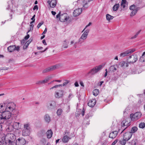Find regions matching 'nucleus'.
<instances>
[{
    "instance_id": "44",
    "label": "nucleus",
    "mask_w": 145,
    "mask_h": 145,
    "mask_svg": "<svg viewBox=\"0 0 145 145\" xmlns=\"http://www.w3.org/2000/svg\"><path fill=\"white\" fill-rule=\"evenodd\" d=\"M69 81L67 80H66L65 81V82H63V86H66L68 83L69 82Z\"/></svg>"
},
{
    "instance_id": "32",
    "label": "nucleus",
    "mask_w": 145,
    "mask_h": 145,
    "mask_svg": "<svg viewBox=\"0 0 145 145\" xmlns=\"http://www.w3.org/2000/svg\"><path fill=\"white\" fill-rule=\"evenodd\" d=\"M106 18L107 20H110L111 19H113L114 18V17L108 14H107L106 15Z\"/></svg>"
},
{
    "instance_id": "51",
    "label": "nucleus",
    "mask_w": 145,
    "mask_h": 145,
    "mask_svg": "<svg viewBox=\"0 0 145 145\" xmlns=\"http://www.w3.org/2000/svg\"><path fill=\"white\" fill-rule=\"evenodd\" d=\"M36 84H42V80H40V81H37L36 82Z\"/></svg>"
},
{
    "instance_id": "49",
    "label": "nucleus",
    "mask_w": 145,
    "mask_h": 145,
    "mask_svg": "<svg viewBox=\"0 0 145 145\" xmlns=\"http://www.w3.org/2000/svg\"><path fill=\"white\" fill-rule=\"evenodd\" d=\"M60 17H61L60 12H59V13L56 16V18H59V20H60Z\"/></svg>"
},
{
    "instance_id": "60",
    "label": "nucleus",
    "mask_w": 145,
    "mask_h": 145,
    "mask_svg": "<svg viewBox=\"0 0 145 145\" xmlns=\"http://www.w3.org/2000/svg\"><path fill=\"white\" fill-rule=\"evenodd\" d=\"M84 112H85V110H84V108H83L82 110V113H81L82 115V116H84Z\"/></svg>"
},
{
    "instance_id": "53",
    "label": "nucleus",
    "mask_w": 145,
    "mask_h": 145,
    "mask_svg": "<svg viewBox=\"0 0 145 145\" xmlns=\"http://www.w3.org/2000/svg\"><path fill=\"white\" fill-rule=\"evenodd\" d=\"M38 9V6L37 5H35L33 8V10H35V9H37V10Z\"/></svg>"
},
{
    "instance_id": "14",
    "label": "nucleus",
    "mask_w": 145,
    "mask_h": 145,
    "mask_svg": "<svg viewBox=\"0 0 145 145\" xmlns=\"http://www.w3.org/2000/svg\"><path fill=\"white\" fill-rule=\"evenodd\" d=\"M25 139L22 137H21L17 139L16 141V144L17 145H24L25 144Z\"/></svg>"
},
{
    "instance_id": "1",
    "label": "nucleus",
    "mask_w": 145,
    "mask_h": 145,
    "mask_svg": "<svg viewBox=\"0 0 145 145\" xmlns=\"http://www.w3.org/2000/svg\"><path fill=\"white\" fill-rule=\"evenodd\" d=\"M3 137L1 138L2 140L4 142L5 141V143L9 145H15L16 137L15 135L13 133H8L6 136L5 135L3 134Z\"/></svg>"
},
{
    "instance_id": "41",
    "label": "nucleus",
    "mask_w": 145,
    "mask_h": 145,
    "mask_svg": "<svg viewBox=\"0 0 145 145\" xmlns=\"http://www.w3.org/2000/svg\"><path fill=\"white\" fill-rule=\"evenodd\" d=\"M140 31L141 30H139V31H138L134 36L131 37V39H133L136 38L137 37V36L140 33Z\"/></svg>"
},
{
    "instance_id": "6",
    "label": "nucleus",
    "mask_w": 145,
    "mask_h": 145,
    "mask_svg": "<svg viewBox=\"0 0 145 145\" xmlns=\"http://www.w3.org/2000/svg\"><path fill=\"white\" fill-rule=\"evenodd\" d=\"M105 65V64H102L97 66L92 69L89 72L88 74H90L91 75H93L100 71Z\"/></svg>"
},
{
    "instance_id": "19",
    "label": "nucleus",
    "mask_w": 145,
    "mask_h": 145,
    "mask_svg": "<svg viewBox=\"0 0 145 145\" xmlns=\"http://www.w3.org/2000/svg\"><path fill=\"white\" fill-rule=\"evenodd\" d=\"M96 103V101L95 99H93L92 100H90L89 102L88 103V105L90 107H93Z\"/></svg>"
},
{
    "instance_id": "34",
    "label": "nucleus",
    "mask_w": 145,
    "mask_h": 145,
    "mask_svg": "<svg viewBox=\"0 0 145 145\" xmlns=\"http://www.w3.org/2000/svg\"><path fill=\"white\" fill-rule=\"evenodd\" d=\"M63 110L61 108H59L57 111V113L58 116L60 115L63 112Z\"/></svg>"
},
{
    "instance_id": "3",
    "label": "nucleus",
    "mask_w": 145,
    "mask_h": 145,
    "mask_svg": "<svg viewBox=\"0 0 145 145\" xmlns=\"http://www.w3.org/2000/svg\"><path fill=\"white\" fill-rule=\"evenodd\" d=\"M4 105L5 107V110H8L11 112L15 109V105L13 102H9L7 101L4 103Z\"/></svg>"
},
{
    "instance_id": "26",
    "label": "nucleus",
    "mask_w": 145,
    "mask_h": 145,
    "mask_svg": "<svg viewBox=\"0 0 145 145\" xmlns=\"http://www.w3.org/2000/svg\"><path fill=\"white\" fill-rule=\"evenodd\" d=\"M60 66V65L58 64L52 66L50 67L51 71L54 70L59 68Z\"/></svg>"
},
{
    "instance_id": "46",
    "label": "nucleus",
    "mask_w": 145,
    "mask_h": 145,
    "mask_svg": "<svg viewBox=\"0 0 145 145\" xmlns=\"http://www.w3.org/2000/svg\"><path fill=\"white\" fill-rule=\"evenodd\" d=\"M43 24V22H41L40 23H39L38 25H37V28H39L41 26V25H42Z\"/></svg>"
},
{
    "instance_id": "37",
    "label": "nucleus",
    "mask_w": 145,
    "mask_h": 145,
    "mask_svg": "<svg viewBox=\"0 0 145 145\" xmlns=\"http://www.w3.org/2000/svg\"><path fill=\"white\" fill-rule=\"evenodd\" d=\"M138 128L137 127H134L132 128L131 130V132L132 133H134L136 132Z\"/></svg>"
},
{
    "instance_id": "30",
    "label": "nucleus",
    "mask_w": 145,
    "mask_h": 145,
    "mask_svg": "<svg viewBox=\"0 0 145 145\" xmlns=\"http://www.w3.org/2000/svg\"><path fill=\"white\" fill-rule=\"evenodd\" d=\"M120 7V5L119 4H115L114 6L113 7V10L114 11H116L118 10Z\"/></svg>"
},
{
    "instance_id": "47",
    "label": "nucleus",
    "mask_w": 145,
    "mask_h": 145,
    "mask_svg": "<svg viewBox=\"0 0 145 145\" xmlns=\"http://www.w3.org/2000/svg\"><path fill=\"white\" fill-rule=\"evenodd\" d=\"M91 24H91V22H89V24H88V25H86V27H85V28L83 29V31H82V32H83L84 31V30H85V29H86L87 27H88V26H89L90 25H91Z\"/></svg>"
},
{
    "instance_id": "22",
    "label": "nucleus",
    "mask_w": 145,
    "mask_h": 145,
    "mask_svg": "<svg viewBox=\"0 0 145 145\" xmlns=\"http://www.w3.org/2000/svg\"><path fill=\"white\" fill-rule=\"evenodd\" d=\"M119 65L123 68H125L128 67V63L124 61H122L120 63Z\"/></svg>"
},
{
    "instance_id": "33",
    "label": "nucleus",
    "mask_w": 145,
    "mask_h": 145,
    "mask_svg": "<svg viewBox=\"0 0 145 145\" xmlns=\"http://www.w3.org/2000/svg\"><path fill=\"white\" fill-rule=\"evenodd\" d=\"M5 121L2 114H0V124L3 123Z\"/></svg>"
},
{
    "instance_id": "9",
    "label": "nucleus",
    "mask_w": 145,
    "mask_h": 145,
    "mask_svg": "<svg viewBox=\"0 0 145 145\" xmlns=\"http://www.w3.org/2000/svg\"><path fill=\"white\" fill-rule=\"evenodd\" d=\"M1 114L5 121L10 119L11 116V113L8 110L2 112Z\"/></svg>"
},
{
    "instance_id": "27",
    "label": "nucleus",
    "mask_w": 145,
    "mask_h": 145,
    "mask_svg": "<svg viewBox=\"0 0 145 145\" xmlns=\"http://www.w3.org/2000/svg\"><path fill=\"white\" fill-rule=\"evenodd\" d=\"M138 10V8H137L132 10L130 14V16L132 17L135 15L137 13Z\"/></svg>"
},
{
    "instance_id": "36",
    "label": "nucleus",
    "mask_w": 145,
    "mask_h": 145,
    "mask_svg": "<svg viewBox=\"0 0 145 145\" xmlns=\"http://www.w3.org/2000/svg\"><path fill=\"white\" fill-rule=\"evenodd\" d=\"M51 77H48L46 78H45L44 80H42V84H44L47 83V81L49 80L50 78Z\"/></svg>"
},
{
    "instance_id": "29",
    "label": "nucleus",
    "mask_w": 145,
    "mask_h": 145,
    "mask_svg": "<svg viewBox=\"0 0 145 145\" xmlns=\"http://www.w3.org/2000/svg\"><path fill=\"white\" fill-rule=\"evenodd\" d=\"M44 118L45 121L48 123H49L51 120L48 114L45 115Z\"/></svg>"
},
{
    "instance_id": "13",
    "label": "nucleus",
    "mask_w": 145,
    "mask_h": 145,
    "mask_svg": "<svg viewBox=\"0 0 145 145\" xmlns=\"http://www.w3.org/2000/svg\"><path fill=\"white\" fill-rule=\"evenodd\" d=\"M135 51V50L134 49H129L124 52L120 54V56L122 57H124L127 56V55L133 53Z\"/></svg>"
},
{
    "instance_id": "56",
    "label": "nucleus",
    "mask_w": 145,
    "mask_h": 145,
    "mask_svg": "<svg viewBox=\"0 0 145 145\" xmlns=\"http://www.w3.org/2000/svg\"><path fill=\"white\" fill-rule=\"evenodd\" d=\"M125 4H126L121 3V6L123 8H124L125 7Z\"/></svg>"
},
{
    "instance_id": "18",
    "label": "nucleus",
    "mask_w": 145,
    "mask_h": 145,
    "mask_svg": "<svg viewBox=\"0 0 145 145\" xmlns=\"http://www.w3.org/2000/svg\"><path fill=\"white\" fill-rule=\"evenodd\" d=\"M64 91L60 90L56 91L55 93V97L56 98H59L62 97L63 95Z\"/></svg>"
},
{
    "instance_id": "52",
    "label": "nucleus",
    "mask_w": 145,
    "mask_h": 145,
    "mask_svg": "<svg viewBox=\"0 0 145 145\" xmlns=\"http://www.w3.org/2000/svg\"><path fill=\"white\" fill-rule=\"evenodd\" d=\"M58 87H59V85H56L54 86L52 88H50V89H53L54 88H58Z\"/></svg>"
},
{
    "instance_id": "59",
    "label": "nucleus",
    "mask_w": 145,
    "mask_h": 145,
    "mask_svg": "<svg viewBox=\"0 0 145 145\" xmlns=\"http://www.w3.org/2000/svg\"><path fill=\"white\" fill-rule=\"evenodd\" d=\"M20 50V47L18 46H17V47L16 46V48H15V50H16L17 51H18L19 50Z\"/></svg>"
},
{
    "instance_id": "57",
    "label": "nucleus",
    "mask_w": 145,
    "mask_h": 145,
    "mask_svg": "<svg viewBox=\"0 0 145 145\" xmlns=\"http://www.w3.org/2000/svg\"><path fill=\"white\" fill-rule=\"evenodd\" d=\"M48 49V48H46L43 51H40L39 52L40 53H42L45 52L47 49Z\"/></svg>"
},
{
    "instance_id": "50",
    "label": "nucleus",
    "mask_w": 145,
    "mask_h": 145,
    "mask_svg": "<svg viewBox=\"0 0 145 145\" xmlns=\"http://www.w3.org/2000/svg\"><path fill=\"white\" fill-rule=\"evenodd\" d=\"M118 141V140H115L114 141L112 144V145H115V144Z\"/></svg>"
},
{
    "instance_id": "43",
    "label": "nucleus",
    "mask_w": 145,
    "mask_h": 145,
    "mask_svg": "<svg viewBox=\"0 0 145 145\" xmlns=\"http://www.w3.org/2000/svg\"><path fill=\"white\" fill-rule=\"evenodd\" d=\"M136 6L135 5H131L130 7V9L131 10H135V9H136L135 8Z\"/></svg>"
},
{
    "instance_id": "45",
    "label": "nucleus",
    "mask_w": 145,
    "mask_h": 145,
    "mask_svg": "<svg viewBox=\"0 0 145 145\" xmlns=\"http://www.w3.org/2000/svg\"><path fill=\"white\" fill-rule=\"evenodd\" d=\"M68 42H66L63 43V46L65 48H67L68 47Z\"/></svg>"
},
{
    "instance_id": "12",
    "label": "nucleus",
    "mask_w": 145,
    "mask_h": 145,
    "mask_svg": "<svg viewBox=\"0 0 145 145\" xmlns=\"http://www.w3.org/2000/svg\"><path fill=\"white\" fill-rule=\"evenodd\" d=\"M130 63H134L138 59L137 56L134 54L131 56H130L128 58Z\"/></svg>"
},
{
    "instance_id": "62",
    "label": "nucleus",
    "mask_w": 145,
    "mask_h": 145,
    "mask_svg": "<svg viewBox=\"0 0 145 145\" xmlns=\"http://www.w3.org/2000/svg\"><path fill=\"white\" fill-rule=\"evenodd\" d=\"M29 35L28 34H27V36H26L24 38H25V39L27 40L29 38Z\"/></svg>"
},
{
    "instance_id": "58",
    "label": "nucleus",
    "mask_w": 145,
    "mask_h": 145,
    "mask_svg": "<svg viewBox=\"0 0 145 145\" xmlns=\"http://www.w3.org/2000/svg\"><path fill=\"white\" fill-rule=\"evenodd\" d=\"M42 43L45 45H47V44L46 42V40H45L44 39L42 40Z\"/></svg>"
},
{
    "instance_id": "38",
    "label": "nucleus",
    "mask_w": 145,
    "mask_h": 145,
    "mask_svg": "<svg viewBox=\"0 0 145 145\" xmlns=\"http://www.w3.org/2000/svg\"><path fill=\"white\" fill-rule=\"evenodd\" d=\"M51 71L50 67L42 71L43 73H45Z\"/></svg>"
},
{
    "instance_id": "7",
    "label": "nucleus",
    "mask_w": 145,
    "mask_h": 145,
    "mask_svg": "<svg viewBox=\"0 0 145 145\" xmlns=\"http://www.w3.org/2000/svg\"><path fill=\"white\" fill-rule=\"evenodd\" d=\"M87 3L86 2L85 3V4L83 5V7L81 9L78 8L74 10L73 12V14L74 16L76 17L79 15L82 11V9H84L85 8H88V6H86Z\"/></svg>"
},
{
    "instance_id": "42",
    "label": "nucleus",
    "mask_w": 145,
    "mask_h": 145,
    "mask_svg": "<svg viewBox=\"0 0 145 145\" xmlns=\"http://www.w3.org/2000/svg\"><path fill=\"white\" fill-rule=\"evenodd\" d=\"M137 140L134 139L133 140L131 141V145H136L137 142Z\"/></svg>"
},
{
    "instance_id": "16",
    "label": "nucleus",
    "mask_w": 145,
    "mask_h": 145,
    "mask_svg": "<svg viewBox=\"0 0 145 145\" xmlns=\"http://www.w3.org/2000/svg\"><path fill=\"white\" fill-rule=\"evenodd\" d=\"M69 18V16H67V14L64 13L61 15L59 20L62 22H66L67 21Z\"/></svg>"
},
{
    "instance_id": "10",
    "label": "nucleus",
    "mask_w": 145,
    "mask_h": 145,
    "mask_svg": "<svg viewBox=\"0 0 145 145\" xmlns=\"http://www.w3.org/2000/svg\"><path fill=\"white\" fill-rule=\"evenodd\" d=\"M142 114L139 112H137L135 113L132 116V114L130 115V117L132 121H136L139 119L141 117Z\"/></svg>"
},
{
    "instance_id": "21",
    "label": "nucleus",
    "mask_w": 145,
    "mask_h": 145,
    "mask_svg": "<svg viewBox=\"0 0 145 145\" xmlns=\"http://www.w3.org/2000/svg\"><path fill=\"white\" fill-rule=\"evenodd\" d=\"M48 3L50 5V7L52 8H54L56 5V0H52L51 2L48 1Z\"/></svg>"
},
{
    "instance_id": "63",
    "label": "nucleus",
    "mask_w": 145,
    "mask_h": 145,
    "mask_svg": "<svg viewBox=\"0 0 145 145\" xmlns=\"http://www.w3.org/2000/svg\"><path fill=\"white\" fill-rule=\"evenodd\" d=\"M139 73V72H138L137 71H132V73L133 74H138Z\"/></svg>"
},
{
    "instance_id": "15",
    "label": "nucleus",
    "mask_w": 145,
    "mask_h": 145,
    "mask_svg": "<svg viewBox=\"0 0 145 145\" xmlns=\"http://www.w3.org/2000/svg\"><path fill=\"white\" fill-rule=\"evenodd\" d=\"M130 122L124 120L121 123V128L122 129L121 131V133L123 132L129 126V125Z\"/></svg>"
},
{
    "instance_id": "20",
    "label": "nucleus",
    "mask_w": 145,
    "mask_h": 145,
    "mask_svg": "<svg viewBox=\"0 0 145 145\" xmlns=\"http://www.w3.org/2000/svg\"><path fill=\"white\" fill-rule=\"evenodd\" d=\"M118 134V132L117 131H115L112 132L110 133L109 137L112 138H115Z\"/></svg>"
},
{
    "instance_id": "64",
    "label": "nucleus",
    "mask_w": 145,
    "mask_h": 145,
    "mask_svg": "<svg viewBox=\"0 0 145 145\" xmlns=\"http://www.w3.org/2000/svg\"><path fill=\"white\" fill-rule=\"evenodd\" d=\"M47 29H46V28L45 29L44 32L42 33V34L43 35V34H45L47 32Z\"/></svg>"
},
{
    "instance_id": "5",
    "label": "nucleus",
    "mask_w": 145,
    "mask_h": 145,
    "mask_svg": "<svg viewBox=\"0 0 145 145\" xmlns=\"http://www.w3.org/2000/svg\"><path fill=\"white\" fill-rule=\"evenodd\" d=\"M132 134L130 132H127L123 135V140H120V142L122 145L125 144L126 141H128L131 137Z\"/></svg>"
},
{
    "instance_id": "17",
    "label": "nucleus",
    "mask_w": 145,
    "mask_h": 145,
    "mask_svg": "<svg viewBox=\"0 0 145 145\" xmlns=\"http://www.w3.org/2000/svg\"><path fill=\"white\" fill-rule=\"evenodd\" d=\"M65 135H64V136L62 139V141L64 143H66L68 142L70 139H71V138L68 137L67 135H69V133L67 132V131H65Z\"/></svg>"
},
{
    "instance_id": "39",
    "label": "nucleus",
    "mask_w": 145,
    "mask_h": 145,
    "mask_svg": "<svg viewBox=\"0 0 145 145\" xmlns=\"http://www.w3.org/2000/svg\"><path fill=\"white\" fill-rule=\"evenodd\" d=\"M139 127L140 128H143L145 127V124L144 122H142L139 124Z\"/></svg>"
},
{
    "instance_id": "8",
    "label": "nucleus",
    "mask_w": 145,
    "mask_h": 145,
    "mask_svg": "<svg viewBox=\"0 0 145 145\" xmlns=\"http://www.w3.org/2000/svg\"><path fill=\"white\" fill-rule=\"evenodd\" d=\"M89 29L86 30L81 35L78 41V43H81L83 42L87 38V36L89 32Z\"/></svg>"
},
{
    "instance_id": "2",
    "label": "nucleus",
    "mask_w": 145,
    "mask_h": 145,
    "mask_svg": "<svg viewBox=\"0 0 145 145\" xmlns=\"http://www.w3.org/2000/svg\"><path fill=\"white\" fill-rule=\"evenodd\" d=\"M31 129L29 123H27L24 124L22 129V135L24 137L29 136L30 134Z\"/></svg>"
},
{
    "instance_id": "48",
    "label": "nucleus",
    "mask_w": 145,
    "mask_h": 145,
    "mask_svg": "<svg viewBox=\"0 0 145 145\" xmlns=\"http://www.w3.org/2000/svg\"><path fill=\"white\" fill-rule=\"evenodd\" d=\"M3 105H0V112L1 113L3 111Z\"/></svg>"
},
{
    "instance_id": "54",
    "label": "nucleus",
    "mask_w": 145,
    "mask_h": 145,
    "mask_svg": "<svg viewBox=\"0 0 145 145\" xmlns=\"http://www.w3.org/2000/svg\"><path fill=\"white\" fill-rule=\"evenodd\" d=\"M126 3H127V1H126V0H122L121 3L126 4Z\"/></svg>"
},
{
    "instance_id": "61",
    "label": "nucleus",
    "mask_w": 145,
    "mask_h": 145,
    "mask_svg": "<svg viewBox=\"0 0 145 145\" xmlns=\"http://www.w3.org/2000/svg\"><path fill=\"white\" fill-rule=\"evenodd\" d=\"M72 97H73L72 94V93H70L69 94V96H68V98H70H70H72Z\"/></svg>"
},
{
    "instance_id": "23",
    "label": "nucleus",
    "mask_w": 145,
    "mask_h": 145,
    "mask_svg": "<svg viewBox=\"0 0 145 145\" xmlns=\"http://www.w3.org/2000/svg\"><path fill=\"white\" fill-rule=\"evenodd\" d=\"M16 46L15 45H11L7 48L9 52H11L15 50Z\"/></svg>"
},
{
    "instance_id": "55",
    "label": "nucleus",
    "mask_w": 145,
    "mask_h": 145,
    "mask_svg": "<svg viewBox=\"0 0 145 145\" xmlns=\"http://www.w3.org/2000/svg\"><path fill=\"white\" fill-rule=\"evenodd\" d=\"M90 116V115L89 114H87L85 118L88 119Z\"/></svg>"
},
{
    "instance_id": "4",
    "label": "nucleus",
    "mask_w": 145,
    "mask_h": 145,
    "mask_svg": "<svg viewBox=\"0 0 145 145\" xmlns=\"http://www.w3.org/2000/svg\"><path fill=\"white\" fill-rule=\"evenodd\" d=\"M17 121H14L13 123L12 126V125H10L7 128V129L9 131H11L14 129H19L21 128V124L20 122L21 121L20 119L17 120H16Z\"/></svg>"
},
{
    "instance_id": "40",
    "label": "nucleus",
    "mask_w": 145,
    "mask_h": 145,
    "mask_svg": "<svg viewBox=\"0 0 145 145\" xmlns=\"http://www.w3.org/2000/svg\"><path fill=\"white\" fill-rule=\"evenodd\" d=\"M13 112V114L16 116V117H17V116L19 114V112L18 111L14 110L12 111Z\"/></svg>"
},
{
    "instance_id": "11",
    "label": "nucleus",
    "mask_w": 145,
    "mask_h": 145,
    "mask_svg": "<svg viewBox=\"0 0 145 145\" xmlns=\"http://www.w3.org/2000/svg\"><path fill=\"white\" fill-rule=\"evenodd\" d=\"M56 103L54 101H52L48 103L47 105V106L48 109L49 110H52L54 109L56 107Z\"/></svg>"
},
{
    "instance_id": "24",
    "label": "nucleus",
    "mask_w": 145,
    "mask_h": 145,
    "mask_svg": "<svg viewBox=\"0 0 145 145\" xmlns=\"http://www.w3.org/2000/svg\"><path fill=\"white\" fill-rule=\"evenodd\" d=\"M46 135L48 138H50L52 135V132L51 130H49L47 131V132L46 133Z\"/></svg>"
},
{
    "instance_id": "25",
    "label": "nucleus",
    "mask_w": 145,
    "mask_h": 145,
    "mask_svg": "<svg viewBox=\"0 0 145 145\" xmlns=\"http://www.w3.org/2000/svg\"><path fill=\"white\" fill-rule=\"evenodd\" d=\"M118 66L117 65L111 66L109 68V71L113 72H115L117 70L116 68Z\"/></svg>"
},
{
    "instance_id": "28",
    "label": "nucleus",
    "mask_w": 145,
    "mask_h": 145,
    "mask_svg": "<svg viewBox=\"0 0 145 145\" xmlns=\"http://www.w3.org/2000/svg\"><path fill=\"white\" fill-rule=\"evenodd\" d=\"M140 61L143 62L145 61V52L142 54L139 59Z\"/></svg>"
},
{
    "instance_id": "31",
    "label": "nucleus",
    "mask_w": 145,
    "mask_h": 145,
    "mask_svg": "<svg viewBox=\"0 0 145 145\" xmlns=\"http://www.w3.org/2000/svg\"><path fill=\"white\" fill-rule=\"evenodd\" d=\"M93 94L95 96H96L99 93V90L98 89H95L93 91Z\"/></svg>"
},
{
    "instance_id": "35",
    "label": "nucleus",
    "mask_w": 145,
    "mask_h": 145,
    "mask_svg": "<svg viewBox=\"0 0 145 145\" xmlns=\"http://www.w3.org/2000/svg\"><path fill=\"white\" fill-rule=\"evenodd\" d=\"M45 131L44 130L40 131L39 134V137H42L45 135Z\"/></svg>"
}]
</instances>
